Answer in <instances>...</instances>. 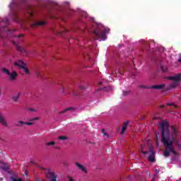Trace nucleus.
<instances>
[{
    "label": "nucleus",
    "mask_w": 181,
    "mask_h": 181,
    "mask_svg": "<svg viewBox=\"0 0 181 181\" xmlns=\"http://www.w3.org/2000/svg\"><path fill=\"white\" fill-rule=\"evenodd\" d=\"M32 121H39V117H33L30 119V122H32Z\"/></svg>",
    "instance_id": "27"
},
{
    "label": "nucleus",
    "mask_w": 181,
    "mask_h": 181,
    "mask_svg": "<svg viewBox=\"0 0 181 181\" xmlns=\"http://www.w3.org/2000/svg\"><path fill=\"white\" fill-rule=\"evenodd\" d=\"M21 36H22V35H18V37H21Z\"/></svg>",
    "instance_id": "42"
},
{
    "label": "nucleus",
    "mask_w": 181,
    "mask_h": 181,
    "mask_svg": "<svg viewBox=\"0 0 181 181\" xmlns=\"http://www.w3.org/2000/svg\"><path fill=\"white\" fill-rule=\"evenodd\" d=\"M93 33L95 36L96 39H102V40H105V39H107L105 30H103L100 33L97 30H94Z\"/></svg>",
    "instance_id": "5"
},
{
    "label": "nucleus",
    "mask_w": 181,
    "mask_h": 181,
    "mask_svg": "<svg viewBox=\"0 0 181 181\" xmlns=\"http://www.w3.org/2000/svg\"><path fill=\"white\" fill-rule=\"evenodd\" d=\"M29 110L31 111L32 112L36 111V110H35V109H33V108H30Z\"/></svg>",
    "instance_id": "34"
},
{
    "label": "nucleus",
    "mask_w": 181,
    "mask_h": 181,
    "mask_svg": "<svg viewBox=\"0 0 181 181\" xmlns=\"http://www.w3.org/2000/svg\"><path fill=\"white\" fill-rule=\"evenodd\" d=\"M118 73H119V74H123V72L121 71H118Z\"/></svg>",
    "instance_id": "37"
},
{
    "label": "nucleus",
    "mask_w": 181,
    "mask_h": 181,
    "mask_svg": "<svg viewBox=\"0 0 181 181\" xmlns=\"http://www.w3.org/2000/svg\"><path fill=\"white\" fill-rule=\"evenodd\" d=\"M53 145H56V142L54 141H50L45 144L46 146H53Z\"/></svg>",
    "instance_id": "22"
},
{
    "label": "nucleus",
    "mask_w": 181,
    "mask_h": 181,
    "mask_svg": "<svg viewBox=\"0 0 181 181\" xmlns=\"http://www.w3.org/2000/svg\"><path fill=\"white\" fill-rule=\"evenodd\" d=\"M30 16H33V13H30Z\"/></svg>",
    "instance_id": "39"
},
{
    "label": "nucleus",
    "mask_w": 181,
    "mask_h": 181,
    "mask_svg": "<svg viewBox=\"0 0 181 181\" xmlns=\"http://www.w3.org/2000/svg\"><path fill=\"white\" fill-rule=\"evenodd\" d=\"M167 105L172 106V105H173V103H168Z\"/></svg>",
    "instance_id": "36"
},
{
    "label": "nucleus",
    "mask_w": 181,
    "mask_h": 181,
    "mask_svg": "<svg viewBox=\"0 0 181 181\" xmlns=\"http://www.w3.org/2000/svg\"><path fill=\"white\" fill-rule=\"evenodd\" d=\"M102 134L104 135V136H107V138H110V135L105 132V129H102Z\"/></svg>",
    "instance_id": "24"
},
{
    "label": "nucleus",
    "mask_w": 181,
    "mask_h": 181,
    "mask_svg": "<svg viewBox=\"0 0 181 181\" xmlns=\"http://www.w3.org/2000/svg\"><path fill=\"white\" fill-rule=\"evenodd\" d=\"M168 80L173 81L172 84L170 86V88H175V87H177V84L181 81V74H178L174 76H170L168 77Z\"/></svg>",
    "instance_id": "2"
},
{
    "label": "nucleus",
    "mask_w": 181,
    "mask_h": 181,
    "mask_svg": "<svg viewBox=\"0 0 181 181\" xmlns=\"http://www.w3.org/2000/svg\"><path fill=\"white\" fill-rule=\"evenodd\" d=\"M14 66H17V67H20V69H22V67H23V66H26V64H25V62H23V61H16L14 62Z\"/></svg>",
    "instance_id": "8"
},
{
    "label": "nucleus",
    "mask_w": 181,
    "mask_h": 181,
    "mask_svg": "<svg viewBox=\"0 0 181 181\" xmlns=\"http://www.w3.org/2000/svg\"><path fill=\"white\" fill-rule=\"evenodd\" d=\"M0 124H1L3 127H8V123H6V121H5V118L4 117V115H2L1 113H0Z\"/></svg>",
    "instance_id": "9"
},
{
    "label": "nucleus",
    "mask_w": 181,
    "mask_h": 181,
    "mask_svg": "<svg viewBox=\"0 0 181 181\" xmlns=\"http://www.w3.org/2000/svg\"><path fill=\"white\" fill-rule=\"evenodd\" d=\"M33 124H35V123H33V122H24V125H33Z\"/></svg>",
    "instance_id": "30"
},
{
    "label": "nucleus",
    "mask_w": 181,
    "mask_h": 181,
    "mask_svg": "<svg viewBox=\"0 0 181 181\" xmlns=\"http://www.w3.org/2000/svg\"><path fill=\"white\" fill-rule=\"evenodd\" d=\"M75 110H76V107H67L63 111L59 112V115L64 114L65 112H67V111H75Z\"/></svg>",
    "instance_id": "14"
},
{
    "label": "nucleus",
    "mask_w": 181,
    "mask_h": 181,
    "mask_svg": "<svg viewBox=\"0 0 181 181\" xmlns=\"http://www.w3.org/2000/svg\"><path fill=\"white\" fill-rule=\"evenodd\" d=\"M11 180H12V181H22V178L16 179L14 177H11Z\"/></svg>",
    "instance_id": "26"
},
{
    "label": "nucleus",
    "mask_w": 181,
    "mask_h": 181,
    "mask_svg": "<svg viewBox=\"0 0 181 181\" xmlns=\"http://www.w3.org/2000/svg\"><path fill=\"white\" fill-rule=\"evenodd\" d=\"M165 84H160V85H154L151 86H146L144 85L139 86V88H146L147 90L154 89V90H162L165 87Z\"/></svg>",
    "instance_id": "4"
},
{
    "label": "nucleus",
    "mask_w": 181,
    "mask_h": 181,
    "mask_svg": "<svg viewBox=\"0 0 181 181\" xmlns=\"http://www.w3.org/2000/svg\"><path fill=\"white\" fill-rule=\"evenodd\" d=\"M62 93L64 95H67V93H66L64 91V86H62Z\"/></svg>",
    "instance_id": "29"
},
{
    "label": "nucleus",
    "mask_w": 181,
    "mask_h": 181,
    "mask_svg": "<svg viewBox=\"0 0 181 181\" xmlns=\"http://www.w3.org/2000/svg\"><path fill=\"white\" fill-rule=\"evenodd\" d=\"M22 68V69L23 70H24V71H25V73L26 74H29V69L26 67V65H24L23 66H21Z\"/></svg>",
    "instance_id": "21"
},
{
    "label": "nucleus",
    "mask_w": 181,
    "mask_h": 181,
    "mask_svg": "<svg viewBox=\"0 0 181 181\" xmlns=\"http://www.w3.org/2000/svg\"><path fill=\"white\" fill-rule=\"evenodd\" d=\"M147 46H149V44H147Z\"/></svg>",
    "instance_id": "44"
},
{
    "label": "nucleus",
    "mask_w": 181,
    "mask_h": 181,
    "mask_svg": "<svg viewBox=\"0 0 181 181\" xmlns=\"http://www.w3.org/2000/svg\"><path fill=\"white\" fill-rule=\"evenodd\" d=\"M0 180H4V178H0Z\"/></svg>",
    "instance_id": "41"
},
{
    "label": "nucleus",
    "mask_w": 181,
    "mask_h": 181,
    "mask_svg": "<svg viewBox=\"0 0 181 181\" xmlns=\"http://www.w3.org/2000/svg\"><path fill=\"white\" fill-rule=\"evenodd\" d=\"M163 107H165V106H164V105H163V106H160V107H161V108H163Z\"/></svg>",
    "instance_id": "40"
},
{
    "label": "nucleus",
    "mask_w": 181,
    "mask_h": 181,
    "mask_svg": "<svg viewBox=\"0 0 181 181\" xmlns=\"http://www.w3.org/2000/svg\"><path fill=\"white\" fill-rule=\"evenodd\" d=\"M31 163H33L34 165H36V163L31 161Z\"/></svg>",
    "instance_id": "38"
},
{
    "label": "nucleus",
    "mask_w": 181,
    "mask_h": 181,
    "mask_svg": "<svg viewBox=\"0 0 181 181\" xmlns=\"http://www.w3.org/2000/svg\"><path fill=\"white\" fill-rule=\"evenodd\" d=\"M71 95H78L77 92H76L75 90H71Z\"/></svg>",
    "instance_id": "28"
},
{
    "label": "nucleus",
    "mask_w": 181,
    "mask_h": 181,
    "mask_svg": "<svg viewBox=\"0 0 181 181\" xmlns=\"http://www.w3.org/2000/svg\"><path fill=\"white\" fill-rule=\"evenodd\" d=\"M16 127H23V125H25V122L23 121H18L17 124H15Z\"/></svg>",
    "instance_id": "19"
},
{
    "label": "nucleus",
    "mask_w": 181,
    "mask_h": 181,
    "mask_svg": "<svg viewBox=\"0 0 181 181\" xmlns=\"http://www.w3.org/2000/svg\"><path fill=\"white\" fill-rule=\"evenodd\" d=\"M58 139L59 141H66L67 139H69V137L66 136H61L58 137Z\"/></svg>",
    "instance_id": "20"
},
{
    "label": "nucleus",
    "mask_w": 181,
    "mask_h": 181,
    "mask_svg": "<svg viewBox=\"0 0 181 181\" xmlns=\"http://www.w3.org/2000/svg\"><path fill=\"white\" fill-rule=\"evenodd\" d=\"M25 175H28V173L25 171Z\"/></svg>",
    "instance_id": "43"
},
{
    "label": "nucleus",
    "mask_w": 181,
    "mask_h": 181,
    "mask_svg": "<svg viewBox=\"0 0 181 181\" xmlns=\"http://www.w3.org/2000/svg\"><path fill=\"white\" fill-rule=\"evenodd\" d=\"M16 49L21 53H22L23 52H25V48H23V47H21L19 45H17Z\"/></svg>",
    "instance_id": "18"
},
{
    "label": "nucleus",
    "mask_w": 181,
    "mask_h": 181,
    "mask_svg": "<svg viewBox=\"0 0 181 181\" xmlns=\"http://www.w3.org/2000/svg\"><path fill=\"white\" fill-rule=\"evenodd\" d=\"M35 74H36L37 77H40V78H42V74H40V71H37L35 72Z\"/></svg>",
    "instance_id": "25"
},
{
    "label": "nucleus",
    "mask_w": 181,
    "mask_h": 181,
    "mask_svg": "<svg viewBox=\"0 0 181 181\" xmlns=\"http://www.w3.org/2000/svg\"><path fill=\"white\" fill-rule=\"evenodd\" d=\"M1 71L4 73V74H7V76H11V71H9V70L6 69V68H2Z\"/></svg>",
    "instance_id": "17"
},
{
    "label": "nucleus",
    "mask_w": 181,
    "mask_h": 181,
    "mask_svg": "<svg viewBox=\"0 0 181 181\" xmlns=\"http://www.w3.org/2000/svg\"><path fill=\"white\" fill-rule=\"evenodd\" d=\"M10 80H11V81H13V80H16V77H18V74L16 73V71H13L11 72V74L10 73Z\"/></svg>",
    "instance_id": "10"
},
{
    "label": "nucleus",
    "mask_w": 181,
    "mask_h": 181,
    "mask_svg": "<svg viewBox=\"0 0 181 181\" xmlns=\"http://www.w3.org/2000/svg\"><path fill=\"white\" fill-rule=\"evenodd\" d=\"M76 166L78 168V169H80L81 170H82L83 173H87V170L86 169V168H84V165H81L78 163H76Z\"/></svg>",
    "instance_id": "12"
},
{
    "label": "nucleus",
    "mask_w": 181,
    "mask_h": 181,
    "mask_svg": "<svg viewBox=\"0 0 181 181\" xmlns=\"http://www.w3.org/2000/svg\"><path fill=\"white\" fill-rule=\"evenodd\" d=\"M0 168H1V169H3L4 170H6V169H8V168H6V166H5V164H4V163H0Z\"/></svg>",
    "instance_id": "23"
},
{
    "label": "nucleus",
    "mask_w": 181,
    "mask_h": 181,
    "mask_svg": "<svg viewBox=\"0 0 181 181\" xmlns=\"http://www.w3.org/2000/svg\"><path fill=\"white\" fill-rule=\"evenodd\" d=\"M150 152L151 154L148 156V160L149 162H155V151H153V148H150Z\"/></svg>",
    "instance_id": "6"
},
{
    "label": "nucleus",
    "mask_w": 181,
    "mask_h": 181,
    "mask_svg": "<svg viewBox=\"0 0 181 181\" xmlns=\"http://www.w3.org/2000/svg\"><path fill=\"white\" fill-rule=\"evenodd\" d=\"M129 94V91H123V95H128Z\"/></svg>",
    "instance_id": "31"
},
{
    "label": "nucleus",
    "mask_w": 181,
    "mask_h": 181,
    "mask_svg": "<svg viewBox=\"0 0 181 181\" xmlns=\"http://www.w3.org/2000/svg\"><path fill=\"white\" fill-rule=\"evenodd\" d=\"M19 97H21V93H18L16 96L15 95H11V98L14 103H18L19 100Z\"/></svg>",
    "instance_id": "13"
},
{
    "label": "nucleus",
    "mask_w": 181,
    "mask_h": 181,
    "mask_svg": "<svg viewBox=\"0 0 181 181\" xmlns=\"http://www.w3.org/2000/svg\"><path fill=\"white\" fill-rule=\"evenodd\" d=\"M142 153H144V155H146V153H148V151H141Z\"/></svg>",
    "instance_id": "35"
},
{
    "label": "nucleus",
    "mask_w": 181,
    "mask_h": 181,
    "mask_svg": "<svg viewBox=\"0 0 181 181\" xmlns=\"http://www.w3.org/2000/svg\"><path fill=\"white\" fill-rule=\"evenodd\" d=\"M129 124V121H126L124 122L123 127L122 128L121 134H124L125 133V131H127V128H128V124Z\"/></svg>",
    "instance_id": "11"
},
{
    "label": "nucleus",
    "mask_w": 181,
    "mask_h": 181,
    "mask_svg": "<svg viewBox=\"0 0 181 181\" xmlns=\"http://www.w3.org/2000/svg\"><path fill=\"white\" fill-rule=\"evenodd\" d=\"M160 134H161V142L165 146L163 155L165 158H169L170 153L176 155V151H175V146L173 144L177 146L178 149H181L180 140H179V132L176 129L175 126H171V132L169 130V122L163 121L160 124Z\"/></svg>",
    "instance_id": "1"
},
{
    "label": "nucleus",
    "mask_w": 181,
    "mask_h": 181,
    "mask_svg": "<svg viewBox=\"0 0 181 181\" xmlns=\"http://www.w3.org/2000/svg\"><path fill=\"white\" fill-rule=\"evenodd\" d=\"M46 21H36L31 25V28H36V26H45Z\"/></svg>",
    "instance_id": "7"
},
{
    "label": "nucleus",
    "mask_w": 181,
    "mask_h": 181,
    "mask_svg": "<svg viewBox=\"0 0 181 181\" xmlns=\"http://www.w3.org/2000/svg\"><path fill=\"white\" fill-rule=\"evenodd\" d=\"M5 21L6 23H7V25H9V20L8 18H6Z\"/></svg>",
    "instance_id": "32"
},
{
    "label": "nucleus",
    "mask_w": 181,
    "mask_h": 181,
    "mask_svg": "<svg viewBox=\"0 0 181 181\" xmlns=\"http://www.w3.org/2000/svg\"><path fill=\"white\" fill-rule=\"evenodd\" d=\"M160 70L163 71V73H166V71H168V66L160 65Z\"/></svg>",
    "instance_id": "16"
},
{
    "label": "nucleus",
    "mask_w": 181,
    "mask_h": 181,
    "mask_svg": "<svg viewBox=\"0 0 181 181\" xmlns=\"http://www.w3.org/2000/svg\"><path fill=\"white\" fill-rule=\"evenodd\" d=\"M68 179L69 181H74L71 177H68Z\"/></svg>",
    "instance_id": "33"
},
{
    "label": "nucleus",
    "mask_w": 181,
    "mask_h": 181,
    "mask_svg": "<svg viewBox=\"0 0 181 181\" xmlns=\"http://www.w3.org/2000/svg\"><path fill=\"white\" fill-rule=\"evenodd\" d=\"M86 87H87V84L84 82H82L79 86L78 88L81 90V91H84L86 90Z\"/></svg>",
    "instance_id": "15"
},
{
    "label": "nucleus",
    "mask_w": 181,
    "mask_h": 181,
    "mask_svg": "<svg viewBox=\"0 0 181 181\" xmlns=\"http://www.w3.org/2000/svg\"><path fill=\"white\" fill-rule=\"evenodd\" d=\"M45 175L48 181H57V175L52 170L49 169Z\"/></svg>",
    "instance_id": "3"
}]
</instances>
